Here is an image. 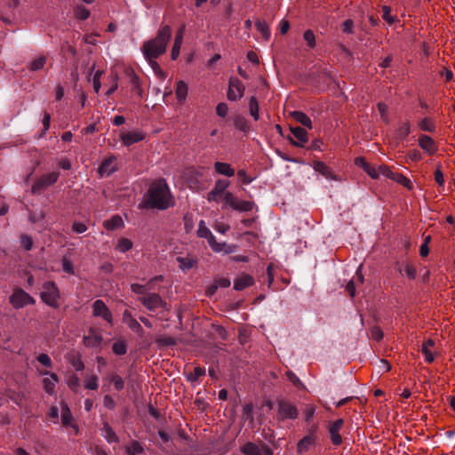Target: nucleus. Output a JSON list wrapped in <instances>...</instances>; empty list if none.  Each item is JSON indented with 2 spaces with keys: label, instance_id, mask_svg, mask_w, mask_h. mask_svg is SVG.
Instances as JSON below:
<instances>
[{
  "label": "nucleus",
  "instance_id": "obj_17",
  "mask_svg": "<svg viewBox=\"0 0 455 455\" xmlns=\"http://www.w3.org/2000/svg\"><path fill=\"white\" fill-rule=\"evenodd\" d=\"M290 130L293 137L297 140V141L291 140V143L297 147H304V145L308 141L307 131L299 126L291 127Z\"/></svg>",
  "mask_w": 455,
  "mask_h": 455
},
{
  "label": "nucleus",
  "instance_id": "obj_25",
  "mask_svg": "<svg viewBox=\"0 0 455 455\" xmlns=\"http://www.w3.org/2000/svg\"><path fill=\"white\" fill-rule=\"evenodd\" d=\"M177 261L179 263V267L182 271L190 270L191 268L196 267L197 264L196 259L189 255L177 257Z\"/></svg>",
  "mask_w": 455,
  "mask_h": 455
},
{
  "label": "nucleus",
  "instance_id": "obj_63",
  "mask_svg": "<svg viewBox=\"0 0 455 455\" xmlns=\"http://www.w3.org/2000/svg\"><path fill=\"white\" fill-rule=\"evenodd\" d=\"M72 229L77 234H82L87 230V227L84 223L76 221L73 223Z\"/></svg>",
  "mask_w": 455,
  "mask_h": 455
},
{
  "label": "nucleus",
  "instance_id": "obj_36",
  "mask_svg": "<svg viewBox=\"0 0 455 455\" xmlns=\"http://www.w3.org/2000/svg\"><path fill=\"white\" fill-rule=\"evenodd\" d=\"M255 26L264 39L268 40L270 37V30L268 25L265 21L258 20L255 23Z\"/></svg>",
  "mask_w": 455,
  "mask_h": 455
},
{
  "label": "nucleus",
  "instance_id": "obj_59",
  "mask_svg": "<svg viewBox=\"0 0 455 455\" xmlns=\"http://www.w3.org/2000/svg\"><path fill=\"white\" fill-rule=\"evenodd\" d=\"M37 361L47 368L52 367V360L47 354L42 353L36 357Z\"/></svg>",
  "mask_w": 455,
  "mask_h": 455
},
{
  "label": "nucleus",
  "instance_id": "obj_20",
  "mask_svg": "<svg viewBox=\"0 0 455 455\" xmlns=\"http://www.w3.org/2000/svg\"><path fill=\"white\" fill-rule=\"evenodd\" d=\"M101 342V335L93 330H90L89 333L84 338V344L88 347H98Z\"/></svg>",
  "mask_w": 455,
  "mask_h": 455
},
{
  "label": "nucleus",
  "instance_id": "obj_32",
  "mask_svg": "<svg viewBox=\"0 0 455 455\" xmlns=\"http://www.w3.org/2000/svg\"><path fill=\"white\" fill-rule=\"evenodd\" d=\"M291 116L298 123L307 127L308 129H312V122L305 113L300 111H294Z\"/></svg>",
  "mask_w": 455,
  "mask_h": 455
},
{
  "label": "nucleus",
  "instance_id": "obj_44",
  "mask_svg": "<svg viewBox=\"0 0 455 455\" xmlns=\"http://www.w3.org/2000/svg\"><path fill=\"white\" fill-rule=\"evenodd\" d=\"M379 176L380 175L385 176L392 180H394L395 176L397 173V172H394L391 167H389L386 164L379 165Z\"/></svg>",
  "mask_w": 455,
  "mask_h": 455
},
{
  "label": "nucleus",
  "instance_id": "obj_50",
  "mask_svg": "<svg viewBox=\"0 0 455 455\" xmlns=\"http://www.w3.org/2000/svg\"><path fill=\"white\" fill-rule=\"evenodd\" d=\"M68 385L73 391L77 392L80 387L79 378L75 374L70 375L68 379Z\"/></svg>",
  "mask_w": 455,
  "mask_h": 455
},
{
  "label": "nucleus",
  "instance_id": "obj_15",
  "mask_svg": "<svg viewBox=\"0 0 455 455\" xmlns=\"http://www.w3.org/2000/svg\"><path fill=\"white\" fill-rule=\"evenodd\" d=\"M140 301L143 306L151 311L162 307L165 305L162 298L156 293L149 294L148 296L142 298Z\"/></svg>",
  "mask_w": 455,
  "mask_h": 455
},
{
  "label": "nucleus",
  "instance_id": "obj_57",
  "mask_svg": "<svg viewBox=\"0 0 455 455\" xmlns=\"http://www.w3.org/2000/svg\"><path fill=\"white\" fill-rule=\"evenodd\" d=\"M228 113V106L225 102H220L216 107V114L220 117H226Z\"/></svg>",
  "mask_w": 455,
  "mask_h": 455
},
{
  "label": "nucleus",
  "instance_id": "obj_29",
  "mask_svg": "<svg viewBox=\"0 0 455 455\" xmlns=\"http://www.w3.org/2000/svg\"><path fill=\"white\" fill-rule=\"evenodd\" d=\"M103 226L108 230H115L123 228L124 221L119 215H114L111 219L105 220Z\"/></svg>",
  "mask_w": 455,
  "mask_h": 455
},
{
  "label": "nucleus",
  "instance_id": "obj_4",
  "mask_svg": "<svg viewBox=\"0 0 455 455\" xmlns=\"http://www.w3.org/2000/svg\"><path fill=\"white\" fill-rule=\"evenodd\" d=\"M41 299L52 307H59L60 291L55 283L46 282L43 284L40 293Z\"/></svg>",
  "mask_w": 455,
  "mask_h": 455
},
{
  "label": "nucleus",
  "instance_id": "obj_64",
  "mask_svg": "<svg viewBox=\"0 0 455 455\" xmlns=\"http://www.w3.org/2000/svg\"><path fill=\"white\" fill-rule=\"evenodd\" d=\"M131 289L133 292L137 294H144L148 290L146 285H141L138 283H132L131 285Z\"/></svg>",
  "mask_w": 455,
  "mask_h": 455
},
{
  "label": "nucleus",
  "instance_id": "obj_6",
  "mask_svg": "<svg viewBox=\"0 0 455 455\" xmlns=\"http://www.w3.org/2000/svg\"><path fill=\"white\" fill-rule=\"evenodd\" d=\"M10 303L14 308H22L27 305L35 304V299L21 289H16L10 297Z\"/></svg>",
  "mask_w": 455,
  "mask_h": 455
},
{
  "label": "nucleus",
  "instance_id": "obj_54",
  "mask_svg": "<svg viewBox=\"0 0 455 455\" xmlns=\"http://www.w3.org/2000/svg\"><path fill=\"white\" fill-rule=\"evenodd\" d=\"M113 352L118 355H124L126 353V345L123 341L115 342L113 345Z\"/></svg>",
  "mask_w": 455,
  "mask_h": 455
},
{
  "label": "nucleus",
  "instance_id": "obj_11",
  "mask_svg": "<svg viewBox=\"0 0 455 455\" xmlns=\"http://www.w3.org/2000/svg\"><path fill=\"white\" fill-rule=\"evenodd\" d=\"M38 373L42 376H47L43 379L44 390L49 394L53 395L55 393L56 384L59 382V377L52 372L48 371L38 370Z\"/></svg>",
  "mask_w": 455,
  "mask_h": 455
},
{
  "label": "nucleus",
  "instance_id": "obj_58",
  "mask_svg": "<svg viewBox=\"0 0 455 455\" xmlns=\"http://www.w3.org/2000/svg\"><path fill=\"white\" fill-rule=\"evenodd\" d=\"M411 132V125L408 122L403 123L398 129V136L401 138L407 137Z\"/></svg>",
  "mask_w": 455,
  "mask_h": 455
},
{
  "label": "nucleus",
  "instance_id": "obj_28",
  "mask_svg": "<svg viewBox=\"0 0 455 455\" xmlns=\"http://www.w3.org/2000/svg\"><path fill=\"white\" fill-rule=\"evenodd\" d=\"M188 92V84L184 81H178L175 87V95L179 102L183 103Z\"/></svg>",
  "mask_w": 455,
  "mask_h": 455
},
{
  "label": "nucleus",
  "instance_id": "obj_10",
  "mask_svg": "<svg viewBox=\"0 0 455 455\" xmlns=\"http://www.w3.org/2000/svg\"><path fill=\"white\" fill-rule=\"evenodd\" d=\"M92 315L96 317H101L108 323H112L113 317L107 305L101 300L97 299L92 304Z\"/></svg>",
  "mask_w": 455,
  "mask_h": 455
},
{
  "label": "nucleus",
  "instance_id": "obj_18",
  "mask_svg": "<svg viewBox=\"0 0 455 455\" xmlns=\"http://www.w3.org/2000/svg\"><path fill=\"white\" fill-rule=\"evenodd\" d=\"M313 168L315 172L321 173L323 177H325L328 180H339V179L332 172L331 169L323 162H314Z\"/></svg>",
  "mask_w": 455,
  "mask_h": 455
},
{
  "label": "nucleus",
  "instance_id": "obj_16",
  "mask_svg": "<svg viewBox=\"0 0 455 455\" xmlns=\"http://www.w3.org/2000/svg\"><path fill=\"white\" fill-rule=\"evenodd\" d=\"M61 423L65 427H72L75 434L78 433V427L75 424L74 418L66 403H61Z\"/></svg>",
  "mask_w": 455,
  "mask_h": 455
},
{
  "label": "nucleus",
  "instance_id": "obj_45",
  "mask_svg": "<svg viewBox=\"0 0 455 455\" xmlns=\"http://www.w3.org/2000/svg\"><path fill=\"white\" fill-rule=\"evenodd\" d=\"M69 363L75 368L76 371H79L84 370V362L82 361L81 356L78 354L71 355V357L69 358Z\"/></svg>",
  "mask_w": 455,
  "mask_h": 455
},
{
  "label": "nucleus",
  "instance_id": "obj_49",
  "mask_svg": "<svg viewBox=\"0 0 455 455\" xmlns=\"http://www.w3.org/2000/svg\"><path fill=\"white\" fill-rule=\"evenodd\" d=\"M205 374V370L204 368H202V367H199V366H196L194 368V371L193 372H191L188 376V379L190 380V381H196L200 377L204 376Z\"/></svg>",
  "mask_w": 455,
  "mask_h": 455
},
{
  "label": "nucleus",
  "instance_id": "obj_23",
  "mask_svg": "<svg viewBox=\"0 0 455 455\" xmlns=\"http://www.w3.org/2000/svg\"><path fill=\"white\" fill-rule=\"evenodd\" d=\"M214 170L218 174L228 178L233 177L235 173V169L231 166V164L224 162H215Z\"/></svg>",
  "mask_w": 455,
  "mask_h": 455
},
{
  "label": "nucleus",
  "instance_id": "obj_1",
  "mask_svg": "<svg viewBox=\"0 0 455 455\" xmlns=\"http://www.w3.org/2000/svg\"><path fill=\"white\" fill-rule=\"evenodd\" d=\"M145 196V204L149 208L165 210L174 204L173 196L164 179L154 180Z\"/></svg>",
  "mask_w": 455,
  "mask_h": 455
},
{
  "label": "nucleus",
  "instance_id": "obj_2",
  "mask_svg": "<svg viewBox=\"0 0 455 455\" xmlns=\"http://www.w3.org/2000/svg\"><path fill=\"white\" fill-rule=\"evenodd\" d=\"M172 37V28L169 25H163L154 38L145 41L141 46V52L145 60H156L165 52Z\"/></svg>",
  "mask_w": 455,
  "mask_h": 455
},
{
  "label": "nucleus",
  "instance_id": "obj_43",
  "mask_svg": "<svg viewBox=\"0 0 455 455\" xmlns=\"http://www.w3.org/2000/svg\"><path fill=\"white\" fill-rule=\"evenodd\" d=\"M250 114L255 121L259 120V104L255 97H251L249 101Z\"/></svg>",
  "mask_w": 455,
  "mask_h": 455
},
{
  "label": "nucleus",
  "instance_id": "obj_56",
  "mask_svg": "<svg viewBox=\"0 0 455 455\" xmlns=\"http://www.w3.org/2000/svg\"><path fill=\"white\" fill-rule=\"evenodd\" d=\"M20 243L26 251H29L33 246V239L28 235H22L20 236Z\"/></svg>",
  "mask_w": 455,
  "mask_h": 455
},
{
  "label": "nucleus",
  "instance_id": "obj_40",
  "mask_svg": "<svg viewBox=\"0 0 455 455\" xmlns=\"http://www.w3.org/2000/svg\"><path fill=\"white\" fill-rule=\"evenodd\" d=\"M132 242L128 238H121L118 240L116 244V250L120 252H126L132 248Z\"/></svg>",
  "mask_w": 455,
  "mask_h": 455
},
{
  "label": "nucleus",
  "instance_id": "obj_8",
  "mask_svg": "<svg viewBox=\"0 0 455 455\" xmlns=\"http://www.w3.org/2000/svg\"><path fill=\"white\" fill-rule=\"evenodd\" d=\"M244 91H245V86L238 78H235V77L230 78L229 84H228V93H227L228 99L229 100L236 101V100H240L243 96Z\"/></svg>",
  "mask_w": 455,
  "mask_h": 455
},
{
  "label": "nucleus",
  "instance_id": "obj_47",
  "mask_svg": "<svg viewBox=\"0 0 455 455\" xmlns=\"http://www.w3.org/2000/svg\"><path fill=\"white\" fill-rule=\"evenodd\" d=\"M109 79H110V85H109V88L108 89L106 94L108 96H110L112 93H114L116 89L118 88V76L116 74H111L110 76H109Z\"/></svg>",
  "mask_w": 455,
  "mask_h": 455
},
{
  "label": "nucleus",
  "instance_id": "obj_9",
  "mask_svg": "<svg viewBox=\"0 0 455 455\" xmlns=\"http://www.w3.org/2000/svg\"><path fill=\"white\" fill-rule=\"evenodd\" d=\"M278 418L281 419H294L298 417L299 412L295 405L286 401H280L277 411Z\"/></svg>",
  "mask_w": 455,
  "mask_h": 455
},
{
  "label": "nucleus",
  "instance_id": "obj_22",
  "mask_svg": "<svg viewBox=\"0 0 455 455\" xmlns=\"http://www.w3.org/2000/svg\"><path fill=\"white\" fill-rule=\"evenodd\" d=\"M435 341L431 339H428L422 344L421 352L425 356V361L428 363H431L435 360V353H434Z\"/></svg>",
  "mask_w": 455,
  "mask_h": 455
},
{
  "label": "nucleus",
  "instance_id": "obj_31",
  "mask_svg": "<svg viewBox=\"0 0 455 455\" xmlns=\"http://www.w3.org/2000/svg\"><path fill=\"white\" fill-rule=\"evenodd\" d=\"M242 451L246 455H263L262 448L253 443L244 444Z\"/></svg>",
  "mask_w": 455,
  "mask_h": 455
},
{
  "label": "nucleus",
  "instance_id": "obj_14",
  "mask_svg": "<svg viewBox=\"0 0 455 455\" xmlns=\"http://www.w3.org/2000/svg\"><path fill=\"white\" fill-rule=\"evenodd\" d=\"M120 139L123 144L128 147L143 140L145 139V133L139 130L122 132L120 134Z\"/></svg>",
  "mask_w": 455,
  "mask_h": 455
},
{
  "label": "nucleus",
  "instance_id": "obj_61",
  "mask_svg": "<svg viewBox=\"0 0 455 455\" xmlns=\"http://www.w3.org/2000/svg\"><path fill=\"white\" fill-rule=\"evenodd\" d=\"M62 267L66 273H68L69 275L74 274L73 265H72L71 261L66 257H64L62 259Z\"/></svg>",
  "mask_w": 455,
  "mask_h": 455
},
{
  "label": "nucleus",
  "instance_id": "obj_48",
  "mask_svg": "<svg viewBox=\"0 0 455 455\" xmlns=\"http://www.w3.org/2000/svg\"><path fill=\"white\" fill-rule=\"evenodd\" d=\"M143 451V448L138 442H133L126 448L128 455H138Z\"/></svg>",
  "mask_w": 455,
  "mask_h": 455
},
{
  "label": "nucleus",
  "instance_id": "obj_53",
  "mask_svg": "<svg viewBox=\"0 0 455 455\" xmlns=\"http://www.w3.org/2000/svg\"><path fill=\"white\" fill-rule=\"evenodd\" d=\"M111 382H113L114 387L116 390L120 391L124 387V381L123 378L117 374H113L110 379Z\"/></svg>",
  "mask_w": 455,
  "mask_h": 455
},
{
  "label": "nucleus",
  "instance_id": "obj_19",
  "mask_svg": "<svg viewBox=\"0 0 455 455\" xmlns=\"http://www.w3.org/2000/svg\"><path fill=\"white\" fill-rule=\"evenodd\" d=\"M419 147L425 150L428 155H433L435 153L437 148L434 141V140L427 135H421L419 138Z\"/></svg>",
  "mask_w": 455,
  "mask_h": 455
},
{
  "label": "nucleus",
  "instance_id": "obj_38",
  "mask_svg": "<svg viewBox=\"0 0 455 455\" xmlns=\"http://www.w3.org/2000/svg\"><path fill=\"white\" fill-rule=\"evenodd\" d=\"M46 62L45 56H39L29 63L28 68L31 71H38L42 69Z\"/></svg>",
  "mask_w": 455,
  "mask_h": 455
},
{
  "label": "nucleus",
  "instance_id": "obj_13",
  "mask_svg": "<svg viewBox=\"0 0 455 455\" xmlns=\"http://www.w3.org/2000/svg\"><path fill=\"white\" fill-rule=\"evenodd\" d=\"M344 425V420L342 419H339L332 422L329 426V433L331 436V443L338 446L342 443V437L339 434Z\"/></svg>",
  "mask_w": 455,
  "mask_h": 455
},
{
  "label": "nucleus",
  "instance_id": "obj_60",
  "mask_svg": "<svg viewBox=\"0 0 455 455\" xmlns=\"http://www.w3.org/2000/svg\"><path fill=\"white\" fill-rule=\"evenodd\" d=\"M364 172L371 178V179H379V168L376 169L374 166L371 165L370 164L366 166Z\"/></svg>",
  "mask_w": 455,
  "mask_h": 455
},
{
  "label": "nucleus",
  "instance_id": "obj_30",
  "mask_svg": "<svg viewBox=\"0 0 455 455\" xmlns=\"http://www.w3.org/2000/svg\"><path fill=\"white\" fill-rule=\"evenodd\" d=\"M418 125L420 130L428 132H435L436 128L435 121L430 117H425L419 120Z\"/></svg>",
  "mask_w": 455,
  "mask_h": 455
},
{
  "label": "nucleus",
  "instance_id": "obj_12",
  "mask_svg": "<svg viewBox=\"0 0 455 455\" xmlns=\"http://www.w3.org/2000/svg\"><path fill=\"white\" fill-rule=\"evenodd\" d=\"M117 170V160L115 156L106 157L99 167L98 172L100 177L109 176Z\"/></svg>",
  "mask_w": 455,
  "mask_h": 455
},
{
  "label": "nucleus",
  "instance_id": "obj_39",
  "mask_svg": "<svg viewBox=\"0 0 455 455\" xmlns=\"http://www.w3.org/2000/svg\"><path fill=\"white\" fill-rule=\"evenodd\" d=\"M229 186V182L224 180H219L215 182L214 188L212 190V197L214 194L222 195L226 188Z\"/></svg>",
  "mask_w": 455,
  "mask_h": 455
},
{
  "label": "nucleus",
  "instance_id": "obj_46",
  "mask_svg": "<svg viewBox=\"0 0 455 455\" xmlns=\"http://www.w3.org/2000/svg\"><path fill=\"white\" fill-rule=\"evenodd\" d=\"M149 64V66L152 68L155 75L164 80L166 78L167 76V74L161 68V67L158 65V63L156 62V60H154V61H149L148 62Z\"/></svg>",
  "mask_w": 455,
  "mask_h": 455
},
{
  "label": "nucleus",
  "instance_id": "obj_52",
  "mask_svg": "<svg viewBox=\"0 0 455 455\" xmlns=\"http://www.w3.org/2000/svg\"><path fill=\"white\" fill-rule=\"evenodd\" d=\"M76 17L80 20H86L90 16V11L84 6H77L75 10Z\"/></svg>",
  "mask_w": 455,
  "mask_h": 455
},
{
  "label": "nucleus",
  "instance_id": "obj_3",
  "mask_svg": "<svg viewBox=\"0 0 455 455\" xmlns=\"http://www.w3.org/2000/svg\"><path fill=\"white\" fill-rule=\"evenodd\" d=\"M197 235L199 237L206 238L211 248L216 252L231 253L234 251L235 246L228 245L225 243H217L215 237L206 227L205 222L201 220L199 222Z\"/></svg>",
  "mask_w": 455,
  "mask_h": 455
},
{
  "label": "nucleus",
  "instance_id": "obj_35",
  "mask_svg": "<svg viewBox=\"0 0 455 455\" xmlns=\"http://www.w3.org/2000/svg\"><path fill=\"white\" fill-rule=\"evenodd\" d=\"M382 19L387 22L389 25H393L394 23L398 21V18L396 15H392L391 8L387 5H384L382 7Z\"/></svg>",
  "mask_w": 455,
  "mask_h": 455
},
{
  "label": "nucleus",
  "instance_id": "obj_27",
  "mask_svg": "<svg viewBox=\"0 0 455 455\" xmlns=\"http://www.w3.org/2000/svg\"><path fill=\"white\" fill-rule=\"evenodd\" d=\"M123 322L126 323L129 328L136 332H141L142 327L139 322L132 315V314L125 310L123 314Z\"/></svg>",
  "mask_w": 455,
  "mask_h": 455
},
{
  "label": "nucleus",
  "instance_id": "obj_62",
  "mask_svg": "<svg viewBox=\"0 0 455 455\" xmlns=\"http://www.w3.org/2000/svg\"><path fill=\"white\" fill-rule=\"evenodd\" d=\"M181 45H182V44H178V43L173 42V45H172V52H171L172 60H176L179 58Z\"/></svg>",
  "mask_w": 455,
  "mask_h": 455
},
{
  "label": "nucleus",
  "instance_id": "obj_5",
  "mask_svg": "<svg viewBox=\"0 0 455 455\" xmlns=\"http://www.w3.org/2000/svg\"><path fill=\"white\" fill-rule=\"evenodd\" d=\"M224 203L228 206L238 212H250L253 209V203L245 200H240L235 196L231 192L224 194Z\"/></svg>",
  "mask_w": 455,
  "mask_h": 455
},
{
  "label": "nucleus",
  "instance_id": "obj_26",
  "mask_svg": "<svg viewBox=\"0 0 455 455\" xmlns=\"http://www.w3.org/2000/svg\"><path fill=\"white\" fill-rule=\"evenodd\" d=\"M204 172H205L204 167H198V168L189 167V168L186 169L184 175L188 183H192V179H194V178H195V183H197L198 182L197 178L198 177L202 178L204 174Z\"/></svg>",
  "mask_w": 455,
  "mask_h": 455
},
{
  "label": "nucleus",
  "instance_id": "obj_41",
  "mask_svg": "<svg viewBox=\"0 0 455 455\" xmlns=\"http://www.w3.org/2000/svg\"><path fill=\"white\" fill-rule=\"evenodd\" d=\"M156 343L159 347H168V346H173L176 344V340L174 338L171 336H158L156 338Z\"/></svg>",
  "mask_w": 455,
  "mask_h": 455
},
{
  "label": "nucleus",
  "instance_id": "obj_33",
  "mask_svg": "<svg viewBox=\"0 0 455 455\" xmlns=\"http://www.w3.org/2000/svg\"><path fill=\"white\" fill-rule=\"evenodd\" d=\"M235 128L243 132H248L251 129V124L248 120H246L243 116H236L234 121Z\"/></svg>",
  "mask_w": 455,
  "mask_h": 455
},
{
  "label": "nucleus",
  "instance_id": "obj_37",
  "mask_svg": "<svg viewBox=\"0 0 455 455\" xmlns=\"http://www.w3.org/2000/svg\"><path fill=\"white\" fill-rule=\"evenodd\" d=\"M393 181L402 185L403 187L406 188L409 190H411L413 188V184L411 181V180L402 173L397 172Z\"/></svg>",
  "mask_w": 455,
  "mask_h": 455
},
{
  "label": "nucleus",
  "instance_id": "obj_42",
  "mask_svg": "<svg viewBox=\"0 0 455 455\" xmlns=\"http://www.w3.org/2000/svg\"><path fill=\"white\" fill-rule=\"evenodd\" d=\"M98 380L96 375L88 376L84 380V386L86 389L96 390L99 387Z\"/></svg>",
  "mask_w": 455,
  "mask_h": 455
},
{
  "label": "nucleus",
  "instance_id": "obj_7",
  "mask_svg": "<svg viewBox=\"0 0 455 455\" xmlns=\"http://www.w3.org/2000/svg\"><path fill=\"white\" fill-rule=\"evenodd\" d=\"M60 173L58 172H52L50 173L41 176L32 186V192L34 194L40 193L41 190L54 184L59 179Z\"/></svg>",
  "mask_w": 455,
  "mask_h": 455
},
{
  "label": "nucleus",
  "instance_id": "obj_24",
  "mask_svg": "<svg viewBox=\"0 0 455 455\" xmlns=\"http://www.w3.org/2000/svg\"><path fill=\"white\" fill-rule=\"evenodd\" d=\"M398 271L401 275H406L411 280L415 279L417 275V268L415 265L409 261L403 262L398 267Z\"/></svg>",
  "mask_w": 455,
  "mask_h": 455
},
{
  "label": "nucleus",
  "instance_id": "obj_34",
  "mask_svg": "<svg viewBox=\"0 0 455 455\" xmlns=\"http://www.w3.org/2000/svg\"><path fill=\"white\" fill-rule=\"evenodd\" d=\"M102 435L107 439L108 443H117L118 437L110 426L105 423L102 428Z\"/></svg>",
  "mask_w": 455,
  "mask_h": 455
},
{
  "label": "nucleus",
  "instance_id": "obj_21",
  "mask_svg": "<svg viewBox=\"0 0 455 455\" xmlns=\"http://www.w3.org/2000/svg\"><path fill=\"white\" fill-rule=\"evenodd\" d=\"M253 277L247 274L239 275L234 282V289L236 291H243L247 287L253 284Z\"/></svg>",
  "mask_w": 455,
  "mask_h": 455
},
{
  "label": "nucleus",
  "instance_id": "obj_55",
  "mask_svg": "<svg viewBox=\"0 0 455 455\" xmlns=\"http://www.w3.org/2000/svg\"><path fill=\"white\" fill-rule=\"evenodd\" d=\"M237 176H238V179L240 180V181L245 185L250 184L254 180V178L249 176L247 174L246 171L243 169L239 170L237 172Z\"/></svg>",
  "mask_w": 455,
  "mask_h": 455
},
{
  "label": "nucleus",
  "instance_id": "obj_51",
  "mask_svg": "<svg viewBox=\"0 0 455 455\" xmlns=\"http://www.w3.org/2000/svg\"><path fill=\"white\" fill-rule=\"evenodd\" d=\"M303 37L310 48H314L315 46V34L312 30H310V29L306 30L304 32Z\"/></svg>",
  "mask_w": 455,
  "mask_h": 455
}]
</instances>
